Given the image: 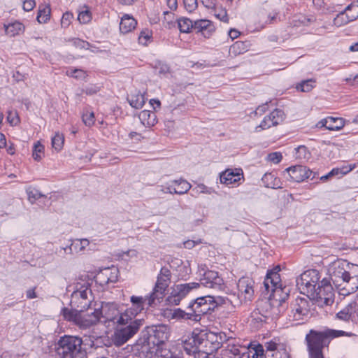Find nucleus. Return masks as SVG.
Listing matches in <instances>:
<instances>
[{"label": "nucleus", "instance_id": "a211bd4d", "mask_svg": "<svg viewBox=\"0 0 358 358\" xmlns=\"http://www.w3.org/2000/svg\"><path fill=\"white\" fill-rule=\"evenodd\" d=\"M231 297L232 298L230 299L227 296H214L210 295L213 310L214 311L215 309L222 306H224L228 309H234L236 306L241 303V301L235 295H233Z\"/></svg>", "mask_w": 358, "mask_h": 358}, {"label": "nucleus", "instance_id": "f3484780", "mask_svg": "<svg viewBox=\"0 0 358 358\" xmlns=\"http://www.w3.org/2000/svg\"><path fill=\"white\" fill-rule=\"evenodd\" d=\"M99 310L103 322H112L113 324H116L120 311L117 304L115 303H102Z\"/></svg>", "mask_w": 358, "mask_h": 358}, {"label": "nucleus", "instance_id": "ea45409f", "mask_svg": "<svg viewBox=\"0 0 358 358\" xmlns=\"http://www.w3.org/2000/svg\"><path fill=\"white\" fill-rule=\"evenodd\" d=\"M178 26L181 32L188 33L194 29V22L187 17H181L178 20Z\"/></svg>", "mask_w": 358, "mask_h": 358}, {"label": "nucleus", "instance_id": "0eeeda50", "mask_svg": "<svg viewBox=\"0 0 358 358\" xmlns=\"http://www.w3.org/2000/svg\"><path fill=\"white\" fill-rule=\"evenodd\" d=\"M143 320H134L131 324L120 325L113 334V341L115 345L120 346L132 338L143 325Z\"/></svg>", "mask_w": 358, "mask_h": 358}, {"label": "nucleus", "instance_id": "6e6d98bb", "mask_svg": "<svg viewBox=\"0 0 358 358\" xmlns=\"http://www.w3.org/2000/svg\"><path fill=\"white\" fill-rule=\"evenodd\" d=\"M150 37L151 34L150 31H142L138 36V41L141 44L146 45L148 41L150 40Z\"/></svg>", "mask_w": 358, "mask_h": 358}, {"label": "nucleus", "instance_id": "4be33fe9", "mask_svg": "<svg viewBox=\"0 0 358 358\" xmlns=\"http://www.w3.org/2000/svg\"><path fill=\"white\" fill-rule=\"evenodd\" d=\"M352 308L346 306L339 312H338L334 318V322L335 326L341 328H345L352 321Z\"/></svg>", "mask_w": 358, "mask_h": 358}, {"label": "nucleus", "instance_id": "2eb2a0df", "mask_svg": "<svg viewBox=\"0 0 358 358\" xmlns=\"http://www.w3.org/2000/svg\"><path fill=\"white\" fill-rule=\"evenodd\" d=\"M345 266L348 271L350 285L348 287H343L341 294L347 296L356 292L358 289V265L346 261V265Z\"/></svg>", "mask_w": 358, "mask_h": 358}, {"label": "nucleus", "instance_id": "cd10ccee", "mask_svg": "<svg viewBox=\"0 0 358 358\" xmlns=\"http://www.w3.org/2000/svg\"><path fill=\"white\" fill-rule=\"evenodd\" d=\"M200 343V351L206 355L213 354L214 352L213 347L210 343L209 338L207 336V331L204 330H199V338Z\"/></svg>", "mask_w": 358, "mask_h": 358}, {"label": "nucleus", "instance_id": "5701e85b", "mask_svg": "<svg viewBox=\"0 0 358 358\" xmlns=\"http://www.w3.org/2000/svg\"><path fill=\"white\" fill-rule=\"evenodd\" d=\"M242 176L243 172L240 169H227L220 173V179L221 183L231 185L240 181Z\"/></svg>", "mask_w": 358, "mask_h": 358}, {"label": "nucleus", "instance_id": "7c9ffc66", "mask_svg": "<svg viewBox=\"0 0 358 358\" xmlns=\"http://www.w3.org/2000/svg\"><path fill=\"white\" fill-rule=\"evenodd\" d=\"M136 24L137 22L134 17L125 15L121 19L120 30L122 34H127L134 29Z\"/></svg>", "mask_w": 358, "mask_h": 358}, {"label": "nucleus", "instance_id": "b1692460", "mask_svg": "<svg viewBox=\"0 0 358 358\" xmlns=\"http://www.w3.org/2000/svg\"><path fill=\"white\" fill-rule=\"evenodd\" d=\"M87 313H82V327H90L102 322L99 308H94L92 311L87 310Z\"/></svg>", "mask_w": 358, "mask_h": 358}, {"label": "nucleus", "instance_id": "774afa93", "mask_svg": "<svg viewBox=\"0 0 358 358\" xmlns=\"http://www.w3.org/2000/svg\"><path fill=\"white\" fill-rule=\"evenodd\" d=\"M201 241H193V240H187L186 241H185L183 243V245H184V248H187V249H192L193 248L195 245L201 243Z\"/></svg>", "mask_w": 358, "mask_h": 358}, {"label": "nucleus", "instance_id": "603ef678", "mask_svg": "<svg viewBox=\"0 0 358 358\" xmlns=\"http://www.w3.org/2000/svg\"><path fill=\"white\" fill-rule=\"evenodd\" d=\"M117 273H118L117 269H113V270H110L108 268L106 269L105 271V273H103V275H105L107 277V280L106 281V283L115 282L117 280Z\"/></svg>", "mask_w": 358, "mask_h": 358}, {"label": "nucleus", "instance_id": "c03bdc74", "mask_svg": "<svg viewBox=\"0 0 358 358\" xmlns=\"http://www.w3.org/2000/svg\"><path fill=\"white\" fill-rule=\"evenodd\" d=\"M50 8L49 6H45L42 9L38 10L37 15V21L39 23H45L50 19Z\"/></svg>", "mask_w": 358, "mask_h": 358}, {"label": "nucleus", "instance_id": "423d86ee", "mask_svg": "<svg viewBox=\"0 0 358 358\" xmlns=\"http://www.w3.org/2000/svg\"><path fill=\"white\" fill-rule=\"evenodd\" d=\"M345 265V260H338L332 263L329 268L330 279L335 287L340 289L341 294L343 287H348L350 285Z\"/></svg>", "mask_w": 358, "mask_h": 358}, {"label": "nucleus", "instance_id": "e433bc0d", "mask_svg": "<svg viewBox=\"0 0 358 358\" xmlns=\"http://www.w3.org/2000/svg\"><path fill=\"white\" fill-rule=\"evenodd\" d=\"M127 99L130 106L136 109L141 108L145 103L144 96L139 92L131 94Z\"/></svg>", "mask_w": 358, "mask_h": 358}, {"label": "nucleus", "instance_id": "49530a36", "mask_svg": "<svg viewBox=\"0 0 358 358\" xmlns=\"http://www.w3.org/2000/svg\"><path fill=\"white\" fill-rule=\"evenodd\" d=\"M222 355L223 356H227L229 358H231L233 356L239 355L240 350L234 344H227V346L224 350H222Z\"/></svg>", "mask_w": 358, "mask_h": 358}, {"label": "nucleus", "instance_id": "4d7b16f0", "mask_svg": "<svg viewBox=\"0 0 358 358\" xmlns=\"http://www.w3.org/2000/svg\"><path fill=\"white\" fill-rule=\"evenodd\" d=\"M185 9L191 13L194 11L197 7L196 0H183Z\"/></svg>", "mask_w": 358, "mask_h": 358}, {"label": "nucleus", "instance_id": "7ed1b4c3", "mask_svg": "<svg viewBox=\"0 0 358 358\" xmlns=\"http://www.w3.org/2000/svg\"><path fill=\"white\" fill-rule=\"evenodd\" d=\"M58 358H87L83 339L76 336L64 335L56 345Z\"/></svg>", "mask_w": 358, "mask_h": 358}, {"label": "nucleus", "instance_id": "052dcab7", "mask_svg": "<svg viewBox=\"0 0 358 358\" xmlns=\"http://www.w3.org/2000/svg\"><path fill=\"white\" fill-rule=\"evenodd\" d=\"M57 252L62 255L64 256V255H73L74 253L73 248L72 247V245H68L66 247H61L57 250Z\"/></svg>", "mask_w": 358, "mask_h": 358}, {"label": "nucleus", "instance_id": "864d4df0", "mask_svg": "<svg viewBox=\"0 0 358 358\" xmlns=\"http://www.w3.org/2000/svg\"><path fill=\"white\" fill-rule=\"evenodd\" d=\"M345 10L352 11L350 15V18L353 20L358 19V1L349 4L346 8Z\"/></svg>", "mask_w": 358, "mask_h": 358}, {"label": "nucleus", "instance_id": "1a4fd4ad", "mask_svg": "<svg viewBox=\"0 0 358 358\" xmlns=\"http://www.w3.org/2000/svg\"><path fill=\"white\" fill-rule=\"evenodd\" d=\"M171 273L166 267H162L157 278L155 285L152 292L150 294V303H152L154 299L159 302L163 299L165 292L171 282Z\"/></svg>", "mask_w": 358, "mask_h": 358}, {"label": "nucleus", "instance_id": "bb28decb", "mask_svg": "<svg viewBox=\"0 0 358 358\" xmlns=\"http://www.w3.org/2000/svg\"><path fill=\"white\" fill-rule=\"evenodd\" d=\"M200 287V284L195 282L189 283L178 284L173 287L177 294L183 299L191 291L196 289Z\"/></svg>", "mask_w": 358, "mask_h": 358}, {"label": "nucleus", "instance_id": "aec40b11", "mask_svg": "<svg viewBox=\"0 0 358 358\" xmlns=\"http://www.w3.org/2000/svg\"><path fill=\"white\" fill-rule=\"evenodd\" d=\"M254 284L253 280L248 277H243L239 279L237 287L238 292L244 296L245 300H251L254 294Z\"/></svg>", "mask_w": 358, "mask_h": 358}, {"label": "nucleus", "instance_id": "6ab92c4d", "mask_svg": "<svg viewBox=\"0 0 358 358\" xmlns=\"http://www.w3.org/2000/svg\"><path fill=\"white\" fill-rule=\"evenodd\" d=\"M150 294L146 295L145 297L132 295L130 297L131 306L129 308L138 315L144 310L145 305H147L148 307H152L156 304V302L157 301V299H154L152 303H150Z\"/></svg>", "mask_w": 358, "mask_h": 358}, {"label": "nucleus", "instance_id": "09e8293b", "mask_svg": "<svg viewBox=\"0 0 358 358\" xmlns=\"http://www.w3.org/2000/svg\"><path fill=\"white\" fill-rule=\"evenodd\" d=\"M64 138L62 134L57 133L52 138V145L57 151L62 150L64 145Z\"/></svg>", "mask_w": 358, "mask_h": 358}, {"label": "nucleus", "instance_id": "ddd939ff", "mask_svg": "<svg viewBox=\"0 0 358 358\" xmlns=\"http://www.w3.org/2000/svg\"><path fill=\"white\" fill-rule=\"evenodd\" d=\"M148 332V343L157 346L167 341L170 334L169 327L164 324L152 326Z\"/></svg>", "mask_w": 358, "mask_h": 358}, {"label": "nucleus", "instance_id": "f03ea898", "mask_svg": "<svg viewBox=\"0 0 358 358\" xmlns=\"http://www.w3.org/2000/svg\"><path fill=\"white\" fill-rule=\"evenodd\" d=\"M354 336L352 332L325 328L323 330L310 329L306 335L305 343L308 358H324L323 350L334 338Z\"/></svg>", "mask_w": 358, "mask_h": 358}, {"label": "nucleus", "instance_id": "13d9d810", "mask_svg": "<svg viewBox=\"0 0 358 358\" xmlns=\"http://www.w3.org/2000/svg\"><path fill=\"white\" fill-rule=\"evenodd\" d=\"M282 154L278 152H272L268 155V159L274 164L279 163L282 160Z\"/></svg>", "mask_w": 358, "mask_h": 358}, {"label": "nucleus", "instance_id": "a18cd8bd", "mask_svg": "<svg viewBox=\"0 0 358 358\" xmlns=\"http://www.w3.org/2000/svg\"><path fill=\"white\" fill-rule=\"evenodd\" d=\"M44 149V146L40 143V141H37L34 144L32 157L36 161H40L43 158Z\"/></svg>", "mask_w": 358, "mask_h": 358}, {"label": "nucleus", "instance_id": "e2e57ef3", "mask_svg": "<svg viewBox=\"0 0 358 358\" xmlns=\"http://www.w3.org/2000/svg\"><path fill=\"white\" fill-rule=\"evenodd\" d=\"M215 17L224 22H228L229 17L227 15V10L225 9H221L218 12L215 13Z\"/></svg>", "mask_w": 358, "mask_h": 358}, {"label": "nucleus", "instance_id": "de8ad7c7", "mask_svg": "<svg viewBox=\"0 0 358 358\" xmlns=\"http://www.w3.org/2000/svg\"><path fill=\"white\" fill-rule=\"evenodd\" d=\"M26 192L28 196V199L31 203H34L37 199L43 196V195L37 189L31 187H28Z\"/></svg>", "mask_w": 358, "mask_h": 358}, {"label": "nucleus", "instance_id": "bf43d9fd", "mask_svg": "<svg viewBox=\"0 0 358 358\" xmlns=\"http://www.w3.org/2000/svg\"><path fill=\"white\" fill-rule=\"evenodd\" d=\"M255 353L252 355L253 358H263L264 357V348L260 344L255 345L254 347Z\"/></svg>", "mask_w": 358, "mask_h": 358}, {"label": "nucleus", "instance_id": "4c0bfd02", "mask_svg": "<svg viewBox=\"0 0 358 358\" xmlns=\"http://www.w3.org/2000/svg\"><path fill=\"white\" fill-rule=\"evenodd\" d=\"M324 122L328 123L327 129L330 131L339 130L344 127V120L341 117H328Z\"/></svg>", "mask_w": 358, "mask_h": 358}, {"label": "nucleus", "instance_id": "3c124183", "mask_svg": "<svg viewBox=\"0 0 358 358\" xmlns=\"http://www.w3.org/2000/svg\"><path fill=\"white\" fill-rule=\"evenodd\" d=\"M83 122L87 127H92L95 121L94 114L93 112L86 111L82 115Z\"/></svg>", "mask_w": 358, "mask_h": 358}, {"label": "nucleus", "instance_id": "412c9836", "mask_svg": "<svg viewBox=\"0 0 358 358\" xmlns=\"http://www.w3.org/2000/svg\"><path fill=\"white\" fill-rule=\"evenodd\" d=\"M194 30L208 38L215 31V27L211 21L201 19L194 21Z\"/></svg>", "mask_w": 358, "mask_h": 358}, {"label": "nucleus", "instance_id": "a19ab883", "mask_svg": "<svg viewBox=\"0 0 358 358\" xmlns=\"http://www.w3.org/2000/svg\"><path fill=\"white\" fill-rule=\"evenodd\" d=\"M247 50V47L244 42L236 41L232 45L230 46L229 53L231 56H237L240 54L245 52Z\"/></svg>", "mask_w": 358, "mask_h": 358}, {"label": "nucleus", "instance_id": "58836bf2", "mask_svg": "<svg viewBox=\"0 0 358 358\" xmlns=\"http://www.w3.org/2000/svg\"><path fill=\"white\" fill-rule=\"evenodd\" d=\"M348 10H345V8L340 12L336 17L334 19V24L336 27H341L345 24H347L350 22L354 21L350 18V15L346 13Z\"/></svg>", "mask_w": 358, "mask_h": 358}, {"label": "nucleus", "instance_id": "8fccbe9b", "mask_svg": "<svg viewBox=\"0 0 358 358\" xmlns=\"http://www.w3.org/2000/svg\"><path fill=\"white\" fill-rule=\"evenodd\" d=\"M176 292L172 288L171 292L166 299L167 304L170 306H177L180 304L182 299Z\"/></svg>", "mask_w": 358, "mask_h": 358}, {"label": "nucleus", "instance_id": "c756f323", "mask_svg": "<svg viewBox=\"0 0 358 358\" xmlns=\"http://www.w3.org/2000/svg\"><path fill=\"white\" fill-rule=\"evenodd\" d=\"M64 318L68 321H71L82 327V313L78 309L71 310L64 308L62 310Z\"/></svg>", "mask_w": 358, "mask_h": 358}, {"label": "nucleus", "instance_id": "2f4dec72", "mask_svg": "<svg viewBox=\"0 0 358 358\" xmlns=\"http://www.w3.org/2000/svg\"><path fill=\"white\" fill-rule=\"evenodd\" d=\"M264 186L268 188H281L280 179L273 173H266L262 178Z\"/></svg>", "mask_w": 358, "mask_h": 358}, {"label": "nucleus", "instance_id": "a878e982", "mask_svg": "<svg viewBox=\"0 0 358 358\" xmlns=\"http://www.w3.org/2000/svg\"><path fill=\"white\" fill-rule=\"evenodd\" d=\"M207 336L214 352L222 347L223 343L227 341V335L223 332L207 331Z\"/></svg>", "mask_w": 358, "mask_h": 358}, {"label": "nucleus", "instance_id": "f704fd0d", "mask_svg": "<svg viewBox=\"0 0 358 358\" xmlns=\"http://www.w3.org/2000/svg\"><path fill=\"white\" fill-rule=\"evenodd\" d=\"M138 117L143 125L152 126L156 122V115L155 113L148 110L141 111Z\"/></svg>", "mask_w": 358, "mask_h": 358}, {"label": "nucleus", "instance_id": "5fc2aeb1", "mask_svg": "<svg viewBox=\"0 0 358 358\" xmlns=\"http://www.w3.org/2000/svg\"><path fill=\"white\" fill-rule=\"evenodd\" d=\"M92 19L91 13L89 10H85L79 13L78 20L80 23L86 24Z\"/></svg>", "mask_w": 358, "mask_h": 358}, {"label": "nucleus", "instance_id": "dca6fc26", "mask_svg": "<svg viewBox=\"0 0 358 358\" xmlns=\"http://www.w3.org/2000/svg\"><path fill=\"white\" fill-rule=\"evenodd\" d=\"M285 118V113L280 109H275L268 115L264 117L260 124L255 127V131L259 132L275 127L281 123Z\"/></svg>", "mask_w": 358, "mask_h": 358}, {"label": "nucleus", "instance_id": "0e129e2a", "mask_svg": "<svg viewBox=\"0 0 358 358\" xmlns=\"http://www.w3.org/2000/svg\"><path fill=\"white\" fill-rule=\"evenodd\" d=\"M35 6L36 2L34 0H24L23 1V9L26 11H30L33 10Z\"/></svg>", "mask_w": 358, "mask_h": 358}, {"label": "nucleus", "instance_id": "680f3d73", "mask_svg": "<svg viewBox=\"0 0 358 358\" xmlns=\"http://www.w3.org/2000/svg\"><path fill=\"white\" fill-rule=\"evenodd\" d=\"M73 18V15L69 12L63 14L61 20L62 27H68L70 24L71 20Z\"/></svg>", "mask_w": 358, "mask_h": 358}, {"label": "nucleus", "instance_id": "f8f14e48", "mask_svg": "<svg viewBox=\"0 0 358 358\" xmlns=\"http://www.w3.org/2000/svg\"><path fill=\"white\" fill-rule=\"evenodd\" d=\"M284 173L285 175H287L285 176L287 180L296 182H301L310 177L311 179H313L316 174L308 169L306 166L301 165L289 167L285 170Z\"/></svg>", "mask_w": 358, "mask_h": 358}, {"label": "nucleus", "instance_id": "473e14b6", "mask_svg": "<svg viewBox=\"0 0 358 358\" xmlns=\"http://www.w3.org/2000/svg\"><path fill=\"white\" fill-rule=\"evenodd\" d=\"M5 32L10 37H14L24 32V26L20 22L15 21L4 25Z\"/></svg>", "mask_w": 358, "mask_h": 358}, {"label": "nucleus", "instance_id": "72a5a7b5", "mask_svg": "<svg viewBox=\"0 0 358 358\" xmlns=\"http://www.w3.org/2000/svg\"><path fill=\"white\" fill-rule=\"evenodd\" d=\"M171 317L173 319L189 320L194 322V315L189 308H187V310H182L181 308H176L171 313Z\"/></svg>", "mask_w": 358, "mask_h": 358}, {"label": "nucleus", "instance_id": "39448f33", "mask_svg": "<svg viewBox=\"0 0 358 358\" xmlns=\"http://www.w3.org/2000/svg\"><path fill=\"white\" fill-rule=\"evenodd\" d=\"M71 303H74L82 313L85 310H92V290L89 282L77 283L76 289L72 294Z\"/></svg>", "mask_w": 358, "mask_h": 358}, {"label": "nucleus", "instance_id": "c85d7f7f", "mask_svg": "<svg viewBox=\"0 0 358 358\" xmlns=\"http://www.w3.org/2000/svg\"><path fill=\"white\" fill-rule=\"evenodd\" d=\"M137 315L129 308H127L124 311H119V315L116 324L118 325L131 324L134 321Z\"/></svg>", "mask_w": 358, "mask_h": 358}, {"label": "nucleus", "instance_id": "c9c22d12", "mask_svg": "<svg viewBox=\"0 0 358 358\" xmlns=\"http://www.w3.org/2000/svg\"><path fill=\"white\" fill-rule=\"evenodd\" d=\"M173 183L175 184L176 188H174L173 192L176 194H184L187 193L192 187L190 183L183 179L174 180Z\"/></svg>", "mask_w": 358, "mask_h": 358}, {"label": "nucleus", "instance_id": "338daca9", "mask_svg": "<svg viewBox=\"0 0 358 358\" xmlns=\"http://www.w3.org/2000/svg\"><path fill=\"white\" fill-rule=\"evenodd\" d=\"M7 120L10 124L15 125L18 123L19 119L16 115V113H13L12 112H9Z\"/></svg>", "mask_w": 358, "mask_h": 358}, {"label": "nucleus", "instance_id": "f257e3e1", "mask_svg": "<svg viewBox=\"0 0 358 358\" xmlns=\"http://www.w3.org/2000/svg\"><path fill=\"white\" fill-rule=\"evenodd\" d=\"M320 278L318 271L307 270L296 278V287L301 294L319 306H331L334 302V289L329 279L324 278L320 282Z\"/></svg>", "mask_w": 358, "mask_h": 358}, {"label": "nucleus", "instance_id": "6e6552de", "mask_svg": "<svg viewBox=\"0 0 358 358\" xmlns=\"http://www.w3.org/2000/svg\"><path fill=\"white\" fill-rule=\"evenodd\" d=\"M210 295L197 297L192 300L187 308H189L194 315V322H199L202 317L213 312Z\"/></svg>", "mask_w": 358, "mask_h": 358}, {"label": "nucleus", "instance_id": "393cba45", "mask_svg": "<svg viewBox=\"0 0 358 358\" xmlns=\"http://www.w3.org/2000/svg\"><path fill=\"white\" fill-rule=\"evenodd\" d=\"M266 351L273 352L271 355L273 358H290L285 346L282 343L271 341L266 343Z\"/></svg>", "mask_w": 358, "mask_h": 358}, {"label": "nucleus", "instance_id": "20e7f679", "mask_svg": "<svg viewBox=\"0 0 358 358\" xmlns=\"http://www.w3.org/2000/svg\"><path fill=\"white\" fill-rule=\"evenodd\" d=\"M280 271L279 266L267 272L264 281V285L267 293L271 292L269 298H273L280 302L285 301L288 294L285 292L286 287L282 288L280 277L278 272Z\"/></svg>", "mask_w": 358, "mask_h": 358}, {"label": "nucleus", "instance_id": "79ce46f5", "mask_svg": "<svg viewBox=\"0 0 358 358\" xmlns=\"http://www.w3.org/2000/svg\"><path fill=\"white\" fill-rule=\"evenodd\" d=\"M89 244L90 241L87 238L76 239L71 243L74 253L83 252Z\"/></svg>", "mask_w": 358, "mask_h": 358}, {"label": "nucleus", "instance_id": "9b49d317", "mask_svg": "<svg viewBox=\"0 0 358 358\" xmlns=\"http://www.w3.org/2000/svg\"><path fill=\"white\" fill-rule=\"evenodd\" d=\"M199 274L201 277V283L206 287L215 289H221L224 284L223 279L215 271L208 270L205 266L199 268Z\"/></svg>", "mask_w": 358, "mask_h": 358}, {"label": "nucleus", "instance_id": "69168bd1", "mask_svg": "<svg viewBox=\"0 0 358 358\" xmlns=\"http://www.w3.org/2000/svg\"><path fill=\"white\" fill-rule=\"evenodd\" d=\"M268 110V103H264L261 106H259L256 110H255L254 113L255 115H263L266 110Z\"/></svg>", "mask_w": 358, "mask_h": 358}, {"label": "nucleus", "instance_id": "4468645a", "mask_svg": "<svg viewBox=\"0 0 358 358\" xmlns=\"http://www.w3.org/2000/svg\"><path fill=\"white\" fill-rule=\"evenodd\" d=\"M199 329H194L191 334L182 339V346L186 353L189 355H194L196 357V355L201 352L200 343L199 338Z\"/></svg>", "mask_w": 358, "mask_h": 358}, {"label": "nucleus", "instance_id": "9d476101", "mask_svg": "<svg viewBox=\"0 0 358 358\" xmlns=\"http://www.w3.org/2000/svg\"><path fill=\"white\" fill-rule=\"evenodd\" d=\"M310 301L306 298H296L292 303V311L289 315L294 321L298 324L303 323L306 320L310 313Z\"/></svg>", "mask_w": 358, "mask_h": 358}, {"label": "nucleus", "instance_id": "37998d69", "mask_svg": "<svg viewBox=\"0 0 358 358\" xmlns=\"http://www.w3.org/2000/svg\"><path fill=\"white\" fill-rule=\"evenodd\" d=\"M315 83V80L313 79L303 80L296 85V89L301 92H308L314 88Z\"/></svg>", "mask_w": 358, "mask_h": 358}]
</instances>
